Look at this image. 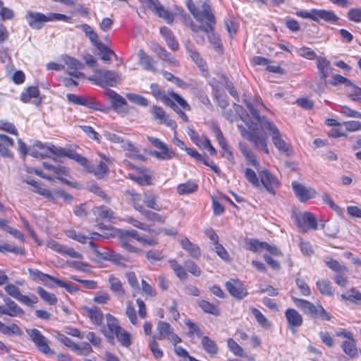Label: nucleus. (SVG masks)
I'll return each mask as SVG.
<instances>
[{
    "mask_svg": "<svg viewBox=\"0 0 361 361\" xmlns=\"http://www.w3.org/2000/svg\"><path fill=\"white\" fill-rule=\"evenodd\" d=\"M348 18L354 23L361 22V8H353L348 11L347 13Z\"/></svg>",
    "mask_w": 361,
    "mask_h": 361,
    "instance_id": "obj_64",
    "label": "nucleus"
},
{
    "mask_svg": "<svg viewBox=\"0 0 361 361\" xmlns=\"http://www.w3.org/2000/svg\"><path fill=\"white\" fill-rule=\"evenodd\" d=\"M0 154L4 157H11L12 154L7 147L14 145L13 140L6 135L0 134Z\"/></svg>",
    "mask_w": 361,
    "mask_h": 361,
    "instance_id": "obj_27",
    "label": "nucleus"
},
{
    "mask_svg": "<svg viewBox=\"0 0 361 361\" xmlns=\"http://www.w3.org/2000/svg\"><path fill=\"white\" fill-rule=\"evenodd\" d=\"M4 301L6 306L0 305V316L5 314L14 317L24 314L23 309L10 298L4 297Z\"/></svg>",
    "mask_w": 361,
    "mask_h": 361,
    "instance_id": "obj_14",
    "label": "nucleus"
},
{
    "mask_svg": "<svg viewBox=\"0 0 361 361\" xmlns=\"http://www.w3.org/2000/svg\"><path fill=\"white\" fill-rule=\"evenodd\" d=\"M204 20L207 22L205 25H197L192 22L190 23V28H191L192 31L196 34H198L201 31L204 32L206 34L211 33L212 31L214 30V25L216 23L215 18L214 17V20H213L214 21H212V22L209 20Z\"/></svg>",
    "mask_w": 361,
    "mask_h": 361,
    "instance_id": "obj_30",
    "label": "nucleus"
},
{
    "mask_svg": "<svg viewBox=\"0 0 361 361\" xmlns=\"http://www.w3.org/2000/svg\"><path fill=\"white\" fill-rule=\"evenodd\" d=\"M157 56L160 59L165 61L171 66H178V61L170 53H169L166 49H164L161 47H159L158 49Z\"/></svg>",
    "mask_w": 361,
    "mask_h": 361,
    "instance_id": "obj_37",
    "label": "nucleus"
},
{
    "mask_svg": "<svg viewBox=\"0 0 361 361\" xmlns=\"http://www.w3.org/2000/svg\"><path fill=\"white\" fill-rule=\"evenodd\" d=\"M252 312L256 319L258 324L265 328L269 329L271 326L270 322L268 321V319L263 315V314L257 308L252 307L251 308Z\"/></svg>",
    "mask_w": 361,
    "mask_h": 361,
    "instance_id": "obj_47",
    "label": "nucleus"
},
{
    "mask_svg": "<svg viewBox=\"0 0 361 361\" xmlns=\"http://www.w3.org/2000/svg\"><path fill=\"white\" fill-rule=\"evenodd\" d=\"M262 128L271 135L272 142L279 151L288 156L291 152V145L286 140V136L281 133L276 126L271 121H265Z\"/></svg>",
    "mask_w": 361,
    "mask_h": 361,
    "instance_id": "obj_4",
    "label": "nucleus"
},
{
    "mask_svg": "<svg viewBox=\"0 0 361 361\" xmlns=\"http://www.w3.org/2000/svg\"><path fill=\"white\" fill-rule=\"evenodd\" d=\"M108 281L110 285V289L114 294L121 297L125 295L123 284L118 278L111 274L109 276Z\"/></svg>",
    "mask_w": 361,
    "mask_h": 361,
    "instance_id": "obj_28",
    "label": "nucleus"
},
{
    "mask_svg": "<svg viewBox=\"0 0 361 361\" xmlns=\"http://www.w3.org/2000/svg\"><path fill=\"white\" fill-rule=\"evenodd\" d=\"M118 240H119V245L121 247H123V249H125L126 250H127L129 252L137 253V254L141 253V252H142L141 250L132 245L129 242L128 238L126 237L119 231H118Z\"/></svg>",
    "mask_w": 361,
    "mask_h": 361,
    "instance_id": "obj_32",
    "label": "nucleus"
},
{
    "mask_svg": "<svg viewBox=\"0 0 361 361\" xmlns=\"http://www.w3.org/2000/svg\"><path fill=\"white\" fill-rule=\"evenodd\" d=\"M313 20L315 22L324 20L327 23H334L339 20L337 15L331 10L313 8Z\"/></svg>",
    "mask_w": 361,
    "mask_h": 361,
    "instance_id": "obj_17",
    "label": "nucleus"
},
{
    "mask_svg": "<svg viewBox=\"0 0 361 361\" xmlns=\"http://www.w3.org/2000/svg\"><path fill=\"white\" fill-rule=\"evenodd\" d=\"M139 64L143 69L152 72H156L157 68L154 66V61L152 57L147 54L143 49H140L138 51Z\"/></svg>",
    "mask_w": 361,
    "mask_h": 361,
    "instance_id": "obj_21",
    "label": "nucleus"
},
{
    "mask_svg": "<svg viewBox=\"0 0 361 361\" xmlns=\"http://www.w3.org/2000/svg\"><path fill=\"white\" fill-rule=\"evenodd\" d=\"M67 157L75 161L79 164L82 166L86 170L87 169L90 161L87 160V159L81 156L80 154L71 150H68Z\"/></svg>",
    "mask_w": 361,
    "mask_h": 361,
    "instance_id": "obj_50",
    "label": "nucleus"
},
{
    "mask_svg": "<svg viewBox=\"0 0 361 361\" xmlns=\"http://www.w3.org/2000/svg\"><path fill=\"white\" fill-rule=\"evenodd\" d=\"M160 33L164 38L167 45L170 49L176 51L178 49V43L175 39L171 30L166 27H160Z\"/></svg>",
    "mask_w": 361,
    "mask_h": 361,
    "instance_id": "obj_26",
    "label": "nucleus"
},
{
    "mask_svg": "<svg viewBox=\"0 0 361 361\" xmlns=\"http://www.w3.org/2000/svg\"><path fill=\"white\" fill-rule=\"evenodd\" d=\"M6 292L20 302L28 306H32L38 302L37 298L32 295L30 297L21 294L20 289L13 284H8L4 287Z\"/></svg>",
    "mask_w": 361,
    "mask_h": 361,
    "instance_id": "obj_8",
    "label": "nucleus"
},
{
    "mask_svg": "<svg viewBox=\"0 0 361 361\" xmlns=\"http://www.w3.org/2000/svg\"><path fill=\"white\" fill-rule=\"evenodd\" d=\"M98 155L101 158L98 164L94 166L90 163L87 171L93 173L97 179H102L109 173L108 164L112 162V159L102 153H98Z\"/></svg>",
    "mask_w": 361,
    "mask_h": 361,
    "instance_id": "obj_7",
    "label": "nucleus"
},
{
    "mask_svg": "<svg viewBox=\"0 0 361 361\" xmlns=\"http://www.w3.org/2000/svg\"><path fill=\"white\" fill-rule=\"evenodd\" d=\"M202 345L205 351L211 355L216 354L217 345L214 341L208 336H203L202 338Z\"/></svg>",
    "mask_w": 361,
    "mask_h": 361,
    "instance_id": "obj_43",
    "label": "nucleus"
},
{
    "mask_svg": "<svg viewBox=\"0 0 361 361\" xmlns=\"http://www.w3.org/2000/svg\"><path fill=\"white\" fill-rule=\"evenodd\" d=\"M98 74V79L96 84L101 86L107 85L113 86L115 83L119 82L121 80V75L114 71L98 69L96 71Z\"/></svg>",
    "mask_w": 361,
    "mask_h": 361,
    "instance_id": "obj_10",
    "label": "nucleus"
},
{
    "mask_svg": "<svg viewBox=\"0 0 361 361\" xmlns=\"http://www.w3.org/2000/svg\"><path fill=\"white\" fill-rule=\"evenodd\" d=\"M157 328L158 333L153 336H155V338L158 340L166 338L169 335H171V332L173 331L170 324L165 322H159Z\"/></svg>",
    "mask_w": 361,
    "mask_h": 361,
    "instance_id": "obj_29",
    "label": "nucleus"
},
{
    "mask_svg": "<svg viewBox=\"0 0 361 361\" xmlns=\"http://www.w3.org/2000/svg\"><path fill=\"white\" fill-rule=\"evenodd\" d=\"M144 197V202L147 207L157 211L161 210V207L157 203V197L155 195L151 192H145Z\"/></svg>",
    "mask_w": 361,
    "mask_h": 361,
    "instance_id": "obj_45",
    "label": "nucleus"
},
{
    "mask_svg": "<svg viewBox=\"0 0 361 361\" xmlns=\"http://www.w3.org/2000/svg\"><path fill=\"white\" fill-rule=\"evenodd\" d=\"M180 244L182 248L186 250L192 258L198 259L200 257V249L197 244L190 242L188 238L182 239Z\"/></svg>",
    "mask_w": 361,
    "mask_h": 361,
    "instance_id": "obj_22",
    "label": "nucleus"
},
{
    "mask_svg": "<svg viewBox=\"0 0 361 361\" xmlns=\"http://www.w3.org/2000/svg\"><path fill=\"white\" fill-rule=\"evenodd\" d=\"M292 300L300 308L304 314L309 315L313 319H319L324 321H330L331 316L321 305H314L313 303L304 299H300L295 296H291Z\"/></svg>",
    "mask_w": 361,
    "mask_h": 361,
    "instance_id": "obj_3",
    "label": "nucleus"
},
{
    "mask_svg": "<svg viewBox=\"0 0 361 361\" xmlns=\"http://www.w3.org/2000/svg\"><path fill=\"white\" fill-rule=\"evenodd\" d=\"M97 49L101 52V59L104 61L109 63L111 56L116 57L115 52L103 44L99 46Z\"/></svg>",
    "mask_w": 361,
    "mask_h": 361,
    "instance_id": "obj_52",
    "label": "nucleus"
},
{
    "mask_svg": "<svg viewBox=\"0 0 361 361\" xmlns=\"http://www.w3.org/2000/svg\"><path fill=\"white\" fill-rule=\"evenodd\" d=\"M126 314L133 325H136L137 324L138 321L136 311L131 301H128L126 303Z\"/></svg>",
    "mask_w": 361,
    "mask_h": 361,
    "instance_id": "obj_53",
    "label": "nucleus"
},
{
    "mask_svg": "<svg viewBox=\"0 0 361 361\" xmlns=\"http://www.w3.org/2000/svg\"><path fill=\"white\" fill-rule=\"evenodd\" d=\"M186 5L191 14L198 22H202L204 20L214 21V14L209 0H205L202 4L201 10L195 6L192 0H186Z\"/></svg>",
    "mask_w": 361,
    "mask_h": 361,
    "instance_id": "obj_5",
    "label": "nucleus"
},
{
    "mask_svg": "<svg viewBox=\"0 0 361 361\" xmlns=\"http://www.w3.org/2000/svg\"><path fill=\"white\" fill-rule=\"evenodd\" d=\"M155 13L160 18H164L168 23H171L174 20V15L166 10L163 6L159 8Z\"/></svg>",
    "mask_w": 361,
    "mask_h": 361,
    "instance_id": "obj_59",
    "label": "nucleus"
},
{
    "mask_svg": "<svg viewBox=\"0 0 361 361\" xmlns=\"http://www.w3.org/2000/svg\"><path fill=\"white\" fill-rule=\"evenodd\" d=\"M238 128L241 135L253 143V145L259 150L263 151L266 154H269L267 147V137L258 129L256 124L248 125V129H246L243 125H238Z\"/></svg>",
    "mask_w": 361,
    "mask_h": 361,
    "instance_id": "obj_2",
    "label": "nucleus"
},
{
    "mask_svg": "<svg viewBox=\"0 0 361 361\" xmlns=\"http://www.w3.org/2000/svg\"><path fill=\"white\" fill-rule=\"evenodd\" d=\"M225 287L228 292L237 299H243L247 295V290L243 284L238 280L231 279V281H226L225 283Z\"/></svg>",
    "mask_w": 361,
    "mask_h": 361,
    "instance_id": "obj_15",
    "label": "nucleus"
},
{
    "mask_svg": "<svg viewBox=\"0 0 361 361\" xmlns=\"http://www.w3.org/2000/svg\"><path fill=\"white\" fill-rule=\"evenodd\" d=\"M88 190L90 192L102 197L106 202H110V198L106 195L104 191H103L96 183H93L89 185Z\"/></svg>",
    "mask_w": 361,
    "mask_h": 361,
    "instance_id": "obj_54",
    "label": "nucleus"
},
{
    "mask_svg": "<svg viewBox=\"0 0 361 361\" xmlns=\"http://www.w3.org/2000/svg\"><path fill=\"white\" fill-rule=\"evenodd\" d=\"M285 316L288 326L292 331H295V328H298L302 324L303 319L301 314L295 309L290 308L286 310Z\"/></svg>",
    "mask_w": 361,
    "mask_h": 361,
    "instance_id": "obj_19",
    "label": "nucleus"
},
{
    "mask_svg": "<svg viewBox=\"0 0 361 361\" xmlns=\"http://www.w3.org/2000/svg\"><path fill=\"white\" fill-rule=\"evenodd\" d=\"M26 333L39 351L46 355H53L55 352L49 345L48 339L37 329H26Z\"/></svg>",
    "mask_w": 361,
    "mask_h": 361,
    "instance_id": "obj_6",
    "label": "nucleus"
},
{
    "mask_svg": "<svg viewBox=\"0 0 361 361\" xmlns=\"http://www.w3.org/2000/svg\"><path fill=\"white\" fill-rule=\"evenodd\" d=\"M26 19L30 27L35 30L41 29L44 24L51 21H64L68 22L71 20V17L64 14L48 13L44 14L39 12L27 11Z\"/></svg>",
    "mask_w": 361,
    "mask_h": 361,
    "instance_id": "obj_1",
    "label": "nucleus"
},
{
    "mask_svg": "<svg viewBox=\"0 0 361 361\" xmlns=\"http://www.w3.org/2000/svg\"><path fill=\"white\" fill-rule=\"evenodd\" d=\"M157 338H155V336H152V341H150L149 344V347L153 354V356L156 359H160L163 357V352L159 348V344L157 342Z\"/></svg>",
    "mask_w": 361,
    "mask_h": 361,
    "instance_id": "obj_61",
    "label": "nucleus"
},
{
    "mask_svg": "<svg viewBox=\"0 0 361 361\" xmlns=\"http://www.w3.org/2000/svg\"><path fill=\"white\" fill-rule=\"evenodd\" d=\"M317 286L319 292L326 295H332L334 293L331 283L328 280H319L317 282Z\"/></svg>",
    "mask_w": 361,
    "mask_h": 361,
    "instance_id": "obj_48",
    "label": "nucleus"
},
{
    "mask_svg": "<svg viewBox=\"0 0 361 361\" xmlns=\"http://www.w3.org/2000/svg\"><path fill=\"white\" fill-rule=\"evenodd\" d=\"M126 97L130 102L141 106H147L148 105L147 99L142 96L133 93H128L126 94Z\"/></svg>",
    "mask_w": 361,
    "mask_h": 361,
    "instance_id": "obj_57",
    "label": "nucleus"
},
{
    "mask_svg": "<svg viewBox=\"0 0 361 361\" xmlns=\"http://www.w3.org/2000/svg\"><path fill=\"white\" fill-rule=\"evenodd\" d=\"M341 348L351 358H355L358 356L356 341L354 336L348 340H345L341 344Z\"/></svg>",
    "mask_w": 361,
    "mask_h": 361,
    "instance_id": "obj_23",
    "label": "nucleus"
},
{
    "mask_svg": "<svg viewBox=\"0 0 361 361\" xmlns=\"http://www.w3.org/2000/svg\"><path fill=\"white\" fill-rule=\"evenodd\" d=\"M169 264L176 276L181 281L188 279V274L185 268L180 264L176 259L169 260Z\"/></svg>",
    "mask_w": 361,
    "mask_h": 361,
    "instance_id": "obj_33",
    "label": "nucleus"
},
{
    "mask_svg": "<svg viewBox=\"0 0 361 361\" xmlns=\"http://www.w3.org/2000/svg\"><path fill=\"white\" fill-rule=\"evenodd\" d=\"M266 242H261L256 239H250L247 243V249L252 252H257L264 250Z\"/></svg>",
    "mask_w": 361,
    "mask_h": 361,
    "instance_id": "obj_58",
    "label": "nucleus"
},
{
    "mask_svg": "<svg viewBox=\"0 0 361 361\" xmlns=\"http://www.w3.org/2000/svg\"><path fill=\"white\" fill-rule=\"evenodd\" d=\"M349 88V97L354 102H357L361 99V88L350 82L348 85Z\"/></svg>",
    "mask_w": 361,
    "mask_h": 361,
    "instance_id": "obj_55",
    "label": "nucleus"
},
{
    "mask_svg": "<svg viewBox=\"0 0 361 361\" xmlns=\"http://www.w3.org/2000/svg\"><path fill=\"white\" fill-rule=\"evenodd\" d=\"M350 294L349 295L342 294L341 295V298L343 300H349L354 302L361 300V293L359 290L355 288H353L350 289Z\"/></svg>",
    "mask_w": 361,
    "mask_h": 361,
    "instance_id": "obj_63",
    "label": "nucleus"
},
{
    "mask_svg": "<svg viewBox=\"0 0 361 361\" xmlns=\"http://www.w3.org/2000/svg\"><path fill=\"white\" fill-rule=\"evenodd\" d=\"M150 90L152 92V94L158 99H160L162 102H164L166 104L169 106H174L173 102L170 99V98L164 95L160 90L159 86L157 84H152L150 85Z\"/></svg>",
    "mask_w": 361,
    "mask_h": 361,
    "instance_id": "obj_38",
    "label": "nucleus"
},
{
    "mask_svg": "<svg viewBox=\"0 0 361 361\" xmlns=\"http://www.w3.org/2000/svg\"><path fill=\"white\" fill-rule=\"evenodd\" d=\"M245 176L246 179L257 188L260 187V181L256 173L251 169H246L245 171Z\"/></svg>",
    "mask_w": 361,
    "mask_h": 361,
    "instance_id": "obj_62",
    "label": "nucleus"
},
{
    "mask_svg": "<svg viewBox=\"0 0 361 361\" xmlns=\"http://www.w3.org/2000/svg\"><path fill=\"white\" fill-rule=\"evenodd\" d=\"M111 101V107L118 113H127L128 104L126 100L114 90H108L106 92Z\"/></svg>",
    "mask_w": 361,
    "mask_h": 361,
    "instance_id": "obj_12",
    "label": "nucleus"
},
{
    "mask_svg": "<svg viewBox=\"0 0 361 361\" xmlns=\"http://www.w3.org/2000/svg\"><path fill=\"white\" fill-rule=\"evenodd\" d=\"M197 185L192 180H188L180 183L177 187V192L179 195H189L197 190Z\"/></svg>",
    "mask_w": 361,
    "mask_h": 361,
    "instance_id": "obj_31",
    "label": "nucleus"
},
{
    "mask_svg": "<svg viewBox=\"0 0 361 361\" xmlns=\"http://www.w3.org/2000/svg\"><path fill=\"white\" fill-rule=\"evenodd\" d=\"M37 293L39 294L40 298L47 302L49 305H54L57 302V298L54 294L49 293L42 287L37 288Z\"/></svg>",
    "mask_w": 361,
    "mask_h": 361,
    "instance_id": "obj_40",
    "label": "nucleus"
},
{
    "mask_svg": "<svg viewBox=\"0 0 361 361\" xmlns=\"http://www.w3.org/2000/svg\"><path fill=\"white\" fill-rule=\"evenodd\" d=\"M39 94V91L37 87L30 86L27 87L25 91L23 92L20 94V100L23 103H27L32 98H37Z\"/></svg>",
    "mask_w": 361,
    "mask_h": 361,
    "instance_id": "obj_34",
    "label": "nucleus"
},
{
    "mask_svg": "<svg viewBox=\"0 0 361 361\" xmlns=\"http://www.w3.org/2000/svg\"><path fill=\"white\" fill-rule=\"evenodd\" d=\"M260 178V184L266 188L270 193L274 195V188L279 185V181L269 171L264 170L259 173Z\"/></svg>",
    "mask_w": 361,
    "mask_h": 361,
    "instance_id": "obj_16",
    "label": "nucleus"
},
{
    "mask_svg": "<svg viewBox=\"0 0 361 361\" xmlns=\"http://www.w3.org/2000/svg\"><path fill=\"white\" fill-rule=\"evenodd\" d=\"M160 149L161 152L154 151L151 154L159 160H169L175 157V153L169 149L167 146Z\"/></svg>",
    "mask_w": 361,
    "mask_h": 361,
    "instance_id": "obj_42",
    "label": "nucleus"
},
{
    "mask_svg": "<svg viewBox=\"0 0 361 361\" xmlns=\"http://www.w3.org/2000/svg\"><path fill=\"white\" fill-rule=\"evenodd\" d=\"M106 326H107L109 331L112 334H114L119 329H121L122 328L119 326L116 318L114 316L111 315V314H107L106 315Z\"/></svg>",
    "mask_w": 361,
    "mask_h": 361,
    "instance_id": "obj_51",
    "label": "nucleus"
},
{
    "mask_svg": "<svg viewBox=\"0 0 361 361\" xmlns=\"http://www.w3.org/2000/svg\"><path fill=\"white\" fill-rule=\"evenodd\" d=\"M227 345L230 350L235 355L243 357L244 356L243 349L233 339L228 338L227 340Z\"/></svg>",
    "mask_w": 361,
    "mask_h": 361,
    "instance_id": "obj_60",
    "label": "nucleus"
},
{
    "mask_svg": "<svg viewBox=\"0 0 361 361\" xmlns=\"http://www.w3.org/2000/svg\"><path fill=\"white\" fill-rule=\"evenodd\" d=\"M198 305L206 313H209L215 316L219 314V309L213 304L206 300H200L198 301Z\"/></svg>",
    "mask_w": 361,
    "mask_h": 361,
    "instance_id": "obj_39",
    "label": "nucleus"
},
{
    "mask_svg": "<svg viewBox=\"0 0 361 361\" xmlns=\"http://www.w3.org/2000/svg\"><path fill=\"white\" fill-rule=\"evenodd\" d=\"M28 272H29L30 275L31 276H32L34 279H39L41 281H42L44 283H47V281H49V280L52 282H54L55 279H56L55 277H54L51 275L44 274L37 269H29Z\"/></svg>",
    "mask_w": 361,
    "mask_h": 361,
    "instance_id": "obj_46",
    "label": "nucleus"
},
{
    "mask_svg": "<svg viewBox=\"0 0 361 361\" xmlns=\"http://www.w3.org/2000/svg\"><path fill=\"white\" fill-rule=\"evenodd\" d=\"M210 44L213 46L216 51L223 52V45L219 36L212 31L211 33H207Z\"/></svg>",
    "mask_w": 361,
    "mask_h": 361,
    "instance_id": "obj_44",
    "label": "nucleus"
},
{
    "mask_svg": "<svg viewBox=\"0 0 361 361\" xmlns=\"http://www.w3.org/2000/svg\"><path fill=\"white\" fill-rule=\"evenodd\" d=\"M295 224L301 231L304 233L307 232V226L309 228L317 230L318 228L317 221L313 214L309 212H305L300 216L295 218Z\"/></svg>",
    "mask_w": 361,
    "mask_h": 361,
    "instance_id": "obj_11",
    "label": "nucleus"
},
{
    "mask_svg": "<svg viewBox=\"0 0 361 361\" xmlns=\"http://www.w3.org/2000/svg\"><path fill=\"white\" fill-rule=\"evenodd\" d=\"M239 149L245 159L255 168H257L259 166L258 161L256 159L255 155L247 149V146L240 142L239 143Z\"/></svg>",
    "mask_w": 361,
    "mask_h": 361,
    "instance_id": "obj_36",
    "label": "nucleus"
},
{
    "mask_svg": "<svg viewBox=\"0 0 361 361\" xmlns=\"http://www.w3.org/2000/svg\"><path fill=\"white\" fill-rule=\"evenodd\" d=\"M83 310L87 314L92 322H93L94 324L99 326L102 324L104 314L99 307H85Z\"/></svg>",
    "mask_w": 361,
    "mask_h": 361,
    "instance_id": "obj_25",
    "label": "nucleus"
},
{
    "mask_svg": "<svg viewBox=\"0 0 361 361\" xmlns=\"http://www.w3.org/2000/svg\"><path fill=\"white\" fill-rule=\"evenodd\" d=\"M324 262H325V264L329 269H332L333 271H334L336 272H338L340 274H343L347 271V269L345 266L341 265L338 261H336L332 258L326 259L324 261Z\"/></svg>",
    "mask_w": 361,
    "mask_h": 361,
    "instance_id": "obj_49",
    "label": "nucleus"
},
{
    "mask_svg": "<svg viewBox=\"0 0 361 361\" xmlns=\"http://www.w3.org/2000/svg\"><path fill=\"white\" fill-rule=\"evenodd\" d=\"M62 61L68 67V73L75 78H85V74L80 71L84 65L77 59L67 54L61 56Z\"/></svg>",
    "mask_w": 361,
    "mask_h": 361,
    "instance_id": "obj_9",
    "label": "nucleus"
},
{
    "mask_svg": "<svg viewBox=\"0 0 361 361\" xmlns=\"http://www.w3.org/2000/svg\"><path fill=\"white\" fill-rule=\"evenodd\" d=\"M137 170L138 174L129 173L128 174V177L140 185L144 186L151 185L152 177L150 175L146 173V169L140 167L137 168Z\"/></svg>",
    "mask_w": 361,
    "mask_h": 361,
    "instance_id": "obj_20",
    "label": "nucleus"
},
{
    "mask_svg": "<svg viewBox=\"0 0 361 361\" xmlns=\"http://www.w3.org/2000/svg\"><path fill=\"white\" fill-rule=\"evenodd\" d=\"M89 246L94 252V254L99 259L110 261L111 255L114 252L113 250L107 249L106 251L100 252L97 245L92 241L89 242Z\"/></svg>",
    "mask_w": 361,
    "mask_h": 361,
    "instance_id": "obj_35",
    "label": "nucleus"
},
{
    "mask_svg": "<svg viewBox=\"0 0 361 361\" xmlns=\"http://www.w3.org/2000/svg\"><path fill=\"white\" fill-rule=\"evenodd\" d=\"M114 335L123 346L129 347L131 345L130 335L124 329L121 328Z\"/></svg>",
    "mask_w": 361,
    "mask_h": 361,
    "instance_id": "obj_41",
    "label": "nucleus"
},
{
    "mask_svg": "<svg viewBox=\"0 0 361 361\" xmlns=\"http://www.w3.org/2000/svg\"><path fill=\"white\" fill-rule=\"evenodd\" d=\"M317 66L321 73V79L323 81V84L319 88L320 91L323 92L326 85V79L331 70V63L326 59L320 57L317 59Z\"/></svg>",
    "mask_w": 361,
    "mask_h": 361,
    "instance_id": "obj_18",
    "label": "nucleus"
},
{
    "mask_svg": "<svg viewBox=\"0 0 361 361\" xmlns=\"http://www.w3.org/2000/svg\"><path fill=\"white\" fill-rule=\"evenodd\" d=\"M188 52L192 61L200 68L204 67V62L193 46L188 47Z\"/></svg>",
    "mask_w": 361,
    "mask_h": 361,
    "instance_id": "obj_56",
    "label": "nucleus"
},
{
    "mask_svg": "<svg viewBox=\"0 0 361 361\" xmlns=\"http://www.w3.org/2000/svg\"><path fill=\"white\" fill-rule=\"evenodd\" d=\"M292 188L297 197L302 202L316 195V191L313 188L306 187L296 180L292 182Z\"/></svg>",
    "mask_w": 361,
    "mask_h": 361,
    "instance_id": "obj_13",
    "label": "nucleus"
},
{
    "mask_svg": "<svg viewBox=\"0 0 361 361\" xmlns=\"http://www.w3.org/2000/svg\"><path fill=\"white\" fill-rule=\"evenodd\" d=\"M92 212L94 215L102 219L111 221L116 219L114 212L109 207L104 205L94 207L92 209Z\"/></svg>",
    "mask_w": 361,
    "mask_h": 361,
    "instance_id": "obj_24",
    "label": "nucleus"
}]
</instances>
